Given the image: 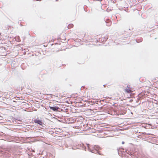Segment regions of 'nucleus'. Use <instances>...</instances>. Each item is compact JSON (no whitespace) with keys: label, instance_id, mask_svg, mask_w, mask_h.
Instances as JSON below:
<instances>
[{"label":"nucleus","instance_id":"ddd939ff","mask_svg":"<svg viewBox=\"0 0 158 158\" xmlns=\"http://www.w3.org/2000/svg\"><path fill=\"white\" fill-rule=\"evenodd\" d=\"M6 150L8 151V152H9L10 153H11L12 152V150L11 149H7Z\"/></svg>","mask_w":158,"mask_h":158},{"label":"nucleus","instance_id":"0eeeda50","mask_svg":"<svg viewBox=\"0 0 158 158\" xmlns=\"http://www.w3.org/2000/svg\"><path fill=\"white\" fill-rule=\"evenodd\" d=\"M13 120H15V123H17L18 124H20L22 122V121L20 120H18L15 118H13Z\"/></svg>","mask_w":158,"mask_h":158},{"label":"nucleus","instance_id":"6e6552de","mask_svg":"<svg viewBox=\"0 0 158 158\" xmlns=\"http://www.w3.org/2000/svg\"><path fill=\"white\" fill-rule=\"evenodd\" d=\"M142 40L143 39L142 38H140L136 40V42L138 43L141 42Z\"/></svg>","mask_w":158,"mask_h":158},{"label":"nucleus","instance_id":"1a4fd4ad","mask_svg":"<svg viewBox=\"0 0 158 158\" xmlns=\"http://www.w3.org/2000/svg\"><path fill=\"white\" fill-rule=\"evenodd\" d=\"M128 88L129 89H125V91H126V92L127 93H130L131 92V90L130 89V87H128Z\"/></svg>","mask_w":158,"mask_h":158},{"label":"nucleus","instance_id":"9d476101","mask_svg":"<svg viewBox=\"0 0 158 158\" xmlns=\"http://www.w3.org/2000/svg\"><path fill=\"white\" fill-rule=\"evenodd\" d=\"M80 147L82 148V149H84L85 150L86 147L83 143L81 144H80Z\"/></svg>","mask_w":158,"mask_h":158},{"label":"nucleus","instance_id":"2eb2a0df","mask_svg":"<svg viewBox=\"0 0 158 158\" xmlns=\"http://www.w3.org/2000/svg\"><path fill=\"white\" fill-rule=\"evenodd\" d=\"M105 85H103L104 87H105Z\"/></svg>","mask_w":158,"mask_h":158},{"label":"nucleus","instance_id":"9b49d317","mask_svg":"<svg viewBox=\"0 0 158 158\" xmlns=\"http://www.w3.org/2000/svg\"><path fill=\"white\" fill-rule=\"evenodd\" d=\"M73 24H70L68 25V28L69 29L71 28H72V27H73Z\"/></svg>","mask_w":158,"mask_h":158},{"label":"nucleus","instance_id":"f8f14e48","mask_svg":"<svg viewBox=\"0 0 158 158\" xmlns=\"http://www.w3.org/2000/svg\"><path fill=\"white\" fill-rule=\"evenodd\" d=\"M108 39V36L106 35V36H105L103 38V41H106Z\"/></svg>","mask_w":158,"mask_h":158},{"label":"nucleus","instance_id":"20e7f679","mask_svg":"<svg viewBox=\"0 0 158 158\" xmlns=\"http://www.w3.org/2000/svg\"><path fill=\"white\" fill-rule=\"evenodd\" d=\"M49 108L51 110H52L55 111H58V109H60L58 107L55 106H49Z\"/></svg>","mask_w":158,"mask_h":158},{"label":"nucleus","instance_id":"4468645a","mask_svg":"<svg viewBox=\"0 0 158 158\" xmlns=\"http://www.w3.org/2000/svg\"><path fill=\"white\" fill-rule=\"evenodd\" d=\"M124 141H122V144H124Z\"/></svg>","mask_w":158,"mask_h":158},{"label":"nucleus","instance_id":"39448f33","mask_svg":"<svg viewBox=\"0 0 158 158\" xmlns=\"http://www.w3.org/2000/svg\"><path fill=\"white\" fill-rule=\"evenodd\" d=\"M33 121L35 123L38 124L40 125H42L43 122L42 120L35 119Z\"/></svg>","mask_w":158,"mask_h":158},{"label":"nucleus","instance_id":"dca6fc26","mask_svg":"<svg viewBox=\"0 0 158 158\" xmlns=\"http://www.w3.org/2000/svg\"><path fill=\"white\" fill-rule=\"evenodd\" d=\"M58 1V0H56V1Z\"/></svg>","mask_w":158,"mask_h":158},{"label":"nucleus","instance_id":"f03ea898","mask_svg":"<svg viewBox=\"0 0 158 158\" xmlns=\"http://www.w3.org/2000/svg\"><path fill=\"white\" fill-rule=\"evenodd\" d=\"M118 153L119 156L120 155V154H122L123 155H125L127 156H129L128 155L131 156L134 154L133 152L129 151L128 150H126L125 152H122L121 151L118 150Z\"/></svg>","mask_w":158,"mask_h":158},{"label":"nucleus","instance_id":"7ed1b4c3","mask_svg":"<svg viewBox=\"0 0 158 158\" xmlns=\"http://www.w3.org/2000/svg\"><path fill=\"white\" fill-rule=\"evenodd\" d=\"M96 102H97V103L96 104L94 103L93 105L94 107L95 108V109L96 110H102V107H98V106L97 105V104L98 105H99L100 104H101V102H98V101H97Z\"/></svg>","mask_w":158,"mask_h":158},{"label":"nucleus","instance_id":"423d86ee","mask_svg":"<svg viewBox=\"0 0 158 158\" xmlns=\"http://www.w3.org/2000/svg\"><path fill=\"white\" fill-rule=\"evenodd\" d=\"M105 22L106 24V25L107 26H110L112 23L111 21L109 19H106Z\"/></svg>","mask_w":158,"mask_h":158},{"label":"nucleus","instance_id":"f3484780","mask_svg":"<svg viewBox=\"0 0 158 158\" xmlns=\"http://www.w3.org/2000/svg\"><path fill=\"white\" fill-rule=\"evenodd\" d=\"M0 34H1V33H0Z\"/></svg>","mask_w":158,"mask_h":158},{"label":"nucleus","instance_id":"f257e3e1","mask_svg":"<svg viewBox=\"0 0 158 158\" xmlns=\"http://www.w3.org/2000/svg\"><path fill=\"white\" fill-rule=\"evenodd\" d=\"M88 151L95 154H98L101 155L100 152H99V150H101V148L98 145L89 146V144H87Z\"/></svg>","mask_w":158,"mask_h":158}]
</instances>
